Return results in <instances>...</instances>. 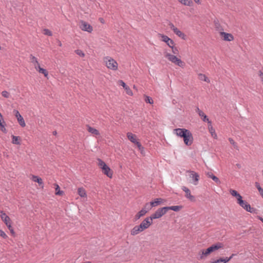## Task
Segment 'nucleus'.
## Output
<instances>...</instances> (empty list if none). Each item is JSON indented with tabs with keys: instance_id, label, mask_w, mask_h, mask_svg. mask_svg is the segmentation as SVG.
I'll return each mask as SVG.
<instances>
[{
	"instance_id": "obj_14",
	"label": "nucleus",
	"mask_w": 263,
	"mask_h": 263,
	"mask_svg": "<svg viewBox=\"0 0 263 263\" xmlns=\"http://www.w3.org/2000/svg\"><path fill=\"white\" fill-rule=\"evenodd\" d=\"M187 172L189 173V177L192 180V183L194 185H197L198 184L200 178L199 174L193 171H187Z\"/></svg>"
},
{
	"instance_id": "obj_40",
	"label": "nucleus",
	"mask_w": 263,
	"mask_h": 263,
	"mask_svg": "<svg viewBox=\"0 0 263 263\" xmlns=\"http://www.w3.org/2000/svg\"><path fill=\"white\" fill-rule=\"evenodd\" d=\"M170 48H171L172 49L173 53H174V54H178V53L179 50H178L177 47H176L175 46V44H173Z\"/></svg>"
},
{
	"instance_id": "obj_33",
	"label": "nucleus",
	"mask_w": 263,
	"mask_h": 263,
	"mask_svg": "<svg viewBox=\"0 0 263 263\" xmlns=\"http://www.w3.org/2000/svg\"><path fill=\"white\" fill-rule=\"evenodd\" d=\"M165 207H166V209H167V211H168V210H173L175 212H178L182 209V206H181V205H174V206H165Z\"/></svg>"
},
{
	"instance_id": "obj_26",
	"label": "nucleus",
	"mask_w": 263,
	"mask_h": 263,
	"mask_svg": "<svg viewBox=\"0 0 263 263\" xmlns=\"http://www.w3.org/2000/svg\"><path fill=\"white\" fill-rule=\"evenodd\" d=\"M78 194L83 198H87V195L86 190L83 187H80L78 188Z\"/></svg>"
},
{
	"instance_id": "obj_47",
	"label": "nucleus",
	"mask_w": 263,
	"mask_h": 263,
	"mask_svg": "<svg viewBox=\"0 0 263 263\" xmlns=\"http://www.w3.org/2000/svg\"><path fill=\"white\" fill-rule=\"evenodd\" d=\"M150 208L151 209L153 208V207H151V206L150 205V202L145 203V205H144V207L142 209H145L147 210V208Z\"/></svg>"
},
{
	"instance_id": "obj_31",
	"label": "nucleus",
	"mask_w": 263,
	"mask_h": 263,
	"mask_svg": "<svg viewBox=\"0 0 263 263\" xmlns=\"http://www.w3.org/2000/svg\"><path fill=\"white\" fill-rule=\"evenodd\" d=\"M206 175L208 177L211 178L217 184H220V181L218 177L215 176L212 172H207Z\"/></svg>"
},
{
	"instance_id": "obj_48",
	"label": "nucleus",
	"mask_w": 263,
	"mask_h": 263,
	"mask_svg": "<svg viewBox=\"0 0 263 263\" xmlns=\"http://www.w3.org/2000/svg\"><path fill=\"white\" fill-rule=\"evenodd\" d=\"M235 198L236 199L237 203H238L242 199V197L240 195V194L239 196H238L237 197H235Z\"/></svg>"
},
{
	"instance_id": "obj_37",
	"label": "nucleus",
	"mask_w": 263,
	"mask_h": 263,
	"mask_svg": "<svg viewBox=\"0 0 263 263\" xmlns=\"http://www.w3.org/2000/svg\"><path fill=\"white\" fill-rule=\"evenodd\" d=\"M229 192L232 196L235 197H237L238 196L240 195V194L238 193L237 191L233 189H230L229 190Z\"/></svg>"
},
{
	"instance_id": "obj_18",
	"label": "nucleus",
	"mask_w": 263,
	"mask_h": 263,
	"mask_svg": "<svg viewBox=\"0 0 263 263\" xmlns=\"http://www.w3.org/2000/svg\"><path fill=\"white\" fill-rule=\"evenodd\" d=\"M182 190L185 192V197L191 201H195V197L191 194V191L187 187L183 186Z\"/></svg>"
},
{
	"instance_id": "obj_8",
	"label": "nucleus",
	"mask_w": 263,
	"mask_h": 263,
	"mask_svg": "<svg viewBox=\"0 0 263 263\" xmlns=\"http://www.w3.org/2000/svg\"><path fill=\"white\" fill-rule=\"evenodd\" d=\"M79 28L83 31L91 33L93 31V27L88 23L81 20L79 22Z\"/></svg>"
},
{
	"instance_id": "obj_29",
	"label": "nucleus",
	"mask_w": 263,
	"mask_h": 263,
	"mask_svg": "<svg viewBox=\"0 0 263 263\" xmlns=\"http://www.w3.org/2000/svg\"><path fill=\"white\" fill-rule=\"evenodd\" d=\"M198 112L199 116L202 118L203 121L207 122L208 124H210V123H211V121L209 120V118L205 115V114L199 108H198Z\"/></svg>"
},
{
	"instance_id": "obj_36",
	"label": "nucleus",
	"mask_w": 263,
	"mask_h": 263,
	"mask_svg": "<svg viewBox=\"0 0 263 263\" xmlns=\"http://www.w3.org/2000/svg\"><path fill=\"white\" fill-rule=\"evenodd\" d=\"M75 53L81 58L85 56V53L81 49H77L74 51Z\"/></svg>"
},
{
	"instance_id": "obj_19",
	"label": "nucleus",
	"mask_w": 263,
	"mask_h": 263,
	"mask_svg": "<svg viewBox=\"0 0 263 263\" xmlns=\"http://www.w3.org/2000/svg\"><path fill=\"white\" fill-rule=\"evenodd\" d=\"M36 63L37 65L34 66L36 71H37L40 73L43 74L45 78L48 79V71L46 69L41 67L37 61H36Z\"/></svg>"
},
{
	"instance_id": "obj_5",
	"label": "nucleus",
	"mask_w": 263,
	"mask_h": 263,
	"mask_svg": "<svg viewBox=\"0 0 263 263\" xmlns=\"http://www.w3.org/2000/svg\"><path fill=\"white\" fill-rule=\"evenodd\" d=\"M127 137L128 139L132 143L136 144L138 147L139 150H143V147H142L141 143L139 142V140L137 139V137L136 135L130 133L128 132L126 134Z\"/></svg>"
},
{
	"instance_id": "obj_25",
	"label": "nucleus",
	"mask_w": 263,
	"mask_h": 263,
	"mask_svg": "<svg viewBox=\"0 0 263 263\" xmlns=\"http://www.w3.org/2000/svg\"><path fill=\"white\" fill-rule=\"evenodd\" d=\"M34 182L38 183L37 188L39 189H43L44 184L42 179L38 176H34Z\"/></svg>"
},
{
	"instance_id": "obj_27",
	"label": "nucleus",
	"mask_w": 263,
	"mask_h": 263,
	"mask_svg": "<svg viewBox=\"0 0 263 263\" xmlns=\"http://www.w3.org/2000/svg\"><path fill=\"white\" fill-rule=\"evenodd\" d=\"M208 129L209 133L211 134V136L214 138L216 139L217 138V134L215 132V130L214 128V127L212 126V122L210 123V124H208Z\"/></svg>"
},
{
	"instance_id": "obj_6",
	"label": "nucleus",
	"mask_w": 263,
	"mask_h": 263,
	"mask_svg": "<svg viewBox=\"0 0 263 263\" xmlns=\"http://www.w3.org/2000/svg\"><path fill=\"white\" fill-rule=\"evenodd\" d=\"M0 213L2 220L5 222L12 234H13L14 232L11 227V220L10 218L3 211H1Z\"/></svg>"
},
{
	"instance_id": "obj_55",
	"label": "nucleus",
	"mask_w": 263,
	"mask_h": 263,
	"mask_svg": "<svg viewBox=\"0 0 263 263\" xmlns=\"http://www.w3.org/2000/svg\"><path fill=\"white\" fill-rule=\"evenodd\" d=\"M219 260L220 262H223V258H220L219 259Z\"/></svg>"
},
{
	"instance_id": "obj_23",
	"label": "nucleus",
	"mask_w": 263,
	"mask_h": 263,
	"mask_svg": "<svg viewBox=\"0 0 263 263\" xmlns=\"http://www.w3.org/2000/svg\"><path fill=\"white\" fill-rule=\"evenodd\" d=\"M143 231H144V230H142L140 225L136 226L131 230L130 234L132 236H135Z\"/></svg>"
},
{
	"instance_id": "obj_28",
	"label": "nucleus",
	"mask_w": 263,
	"mask_h": 263,
	"mask_svg": "<svg viewBox=\"0 0 263 263\" xmlns=\"http://www.w3.org/2000/svg\"><path fill=\"white\" fill-rule=\"evenodd\" d=\"M197 76H198V79L200 81H204L208 83H210V79L205 74H204L203 73H198Z\"/></svg>"
},
{
	"instance_id": "obj_15",
	"label": "nucleus",
	"mask_w": 263,
	"mask_h": 263,
	"mask_svg": "<svg viewBox=\"0 0 263 263\" xmlns=\"http://www.w3.org/2000/svg\"><path fill=\"white\" fill-rule=\"evenodd\" d=\"M211 254L209 248L202 249L198 253V257L199 260L205 259Z\"/></svg>"
},
{
	"instance_id": "obj_49",
	"label": "nucleus",
	"mask_w": 263,
	"mask_h": 263,
	"mask_svg": "<svg viewBox=\"0 0 263 263\" xmlns=\"http://www.w3.org/2000/svg\"><path fill=\"white\" fill-rule=\"evenodd\" d=\"M229 142H230V143L234 146L236 145V142L234 141V140L233 139H232V138H229Z\"/></svg>"
},
{
	"instance_id": "obj_43",
	"label": "nucleus",
	"mask_w": 263,
	"mask_h": 263,
	"mask_svg": "<svg viewBox=\"0 0 263 263\" xmlns=\"http://www.w3.org/2000/svg\"><path fill=\"white\" fill-rule=\"evenodd\" d=\"M0 129L3 132H5V133L6 132V129L5 128V122H4L1 123V125H0Z\"/></svg>"
},
{
	"instance_id": "obj_9",
	"label": "nucleus",
	"mask_w": 263,
	"mask_h": 263,
	"mask_svg": "<svg viewBox=\"0 0 263 263\" xmlns=\"http://www.w3.org/2000/svg\"><path fill=\"white\" fill-rule=\"evenodd\" d=\"M219 34L221 39L223 41L231 42L234 40V36L232 33L219 31Z\"/></svg>"
},
{
	"instance_id": "obj_39",
	"label": "nucleus",
	"mask_w": 263,
	"mask_h": 263,
	"mask_svg": "<svg viewBox=\"0 0 263 263\" xmlns=\"http://www.w3.org/2000/svg\"><path fill=\"white\" fill-rule=\"evenodd\" d=\"M124 89L126 91V92L128 95H129L130 96H132L133 95V92L132 90L129 88V87L127 85L124 88Z\"/></svg>"
},
{
	"instance_id": "obj_20",
	"label": "nucleus",
	"mask_w": 263,
	"mask_h": 263,
	"mask_svg": "<svg viewBox=\"0 0 263 263\" xmlns=\"http://www.w3.org/2000/svg\"><path fill=\"white\" fill-rule=\"evenodd\" d=\"M14 115L15 117L17 118L18 122L19 123L20 125L22 127H24L25 126V122L23 119V118L22 117L20 112L17 110H14Z\"/></svg>"
},
{
	"instance_id": "obj_13",
	"label": "nucleus",
	"mask_w": 263,
	"mask_h": 263,
	"mask_svg": "<svg viewBox=\"0 0 263 263\" xmlns=\"http://www.w3.org/2000/svg\"><path fill=\"white\" fill-rule=\"evenodd\" d=\"M184 143L186 146H191L194 141V138L192 133L189 130L183 138Z\"/></svg>"
},
{
	"instance_id": "obj_51",
	"label": "nucleus",
	"mask_w": 263,
	"mask_h": 263,
	"mask_svg": "<svg viewBox=\"0 0 263 263\" xmlns=\"http://www.w3.org/2000/svg\"><path fill=\"white\" fill-rule=\"evenodd\" d=\"M4 120L3 119V117H2V114H0V125H1V123L4 122Z\"/></svg>"
},
{
	"instance_id": "obj_41",
	"label": "nucleus",
	"mask_w": 263,
	"mask_h": 263,
	"mask_svg": "<svg viewBox=\"0 0 263 263\" xmlns=\"http://www.w3.org/2000/svg\"><path fill=\"white\" fill-rule=\"evenodd\" d=\"M145 101L146 103H149L151 104H152L154 103L153 99L151 97L147 96H145Z\"/></svg>"
},
{
	"instance_id": "obj_45",
	"label": "nucleus",
	"mask_w": 263,
	"mask_h": 263,
	"mask_svg": "<svg viewBox=\"0 0 263 263\" xmlns=\"http://www.w3.org/2000/svg\"><path fill=\"white\" fill-rule=\"evenodd\" d=\"M0 236L4 238H6L7 237V235L6 233L2 230L0 229Z\"/></svg>"
},
{
	"instance_id": "obj_17",
	"label": "nucleus",
	"mask_w": 263,
	"mask_h": 263,
	"mask_svg": "<svg viewBox=\"0 0 263 263\" xmlns=\"http://www.w3.org/2000/svg\"><path fill=\"white\" fill-rule=\"evenodd\" d=\"M189 130L186 128H176L174 130V133L180 138H183L184 135Z\"/></svg>"
},
{
	"instance_id": "obj_32",
	"label": "nucleus",
	"mask_w": 263,
	"mask_h": 263,
	"mask_svg": "<svg viewBox=\"0 0 263 263\" xmlns=\"http://www.w3.org/2000/svg\"><path fill=\"white\" fill-rule=\"evenodd\" d=\"M54 188H55V195L58 196H63L64 194V192L60 190V187L59 185L55 183L54 184Z\"/></svg>"
},
{
	"instance_id": "obj_10",
	"label": "nucleus",
	"mask_w": 263,
	"mask_h": 263,
	"mask_svg": "<svg viewBox=\"0 0 263 263\" xmlns=\"http://www.w3.org/2000/svg\"><path fill=\"white\" fill-rule=\"evenodd\" d=\"M153 223V220L150 216L144 218L139 224L143 230H145L149 228Z\"/></svg>"
},
{
	"instance_id": "obj_56",
	"label": "nucleus",
	"mask_w": 263,
	"mask_h": 263,
	"mask_svg": "<svg viewBox=\"0 0 263 263\" xmlns=\"http://www.w3.org/2000/svg\"><path fill=\"white\" fill-rule=\"evenodd\" d=\"M99 20H100V21L101 23H103V18H100Z\"/></svg>"
},
{
	"instance_id": "obj_24",
	"label": "nucleus",
	"mask_w": 263,
	"mask_h": 263,
	"mask_svg": "<svg viewBox=\"0 0 263 263\" xmlns=\"http://www.w3.org/2000/svg\"><path fill=\"white\" fill-rule=\"evenodd\" d=\"M87 130L89 133H90L93 136L97 137L100 136V135L99 130L94 127L90 126L89 125L87 126Z\"/></svg>"
},
{
	"instance_id": "obj_11",
	"label": "nucleus",
	"mask_w": 263,
	"mask_h": 263,
	"mask_svg": "<svg viewBox=\"0 0 263 263\" xmlns=\"http://www.w3.org/2000/svg\"><path fill=\"white\" fill-rule=\"evenodd\" d=\"M170 28L178 36L180 37L181 39L185 40L186 38V35L184 33L180 31L178 28L175 26V25L170 23L169 24Z\"/></svg>"
},
{
	"instance_id": "obj_4",
	"label": "nucleus",
	"mask_w": 263,
	"mask_h": 263,
	"mask_svg": "<svg viewBox=\"0 0 263 263\" xmlns=\"http://www.w3.org/2000/svg\"><path fill=\"white\" fill-rule=\"evenodd\" d=\"M167 212V209H166L165 206L160 208L153 213L150 217L153 220L156 219H159L164 215Z\"/></svg>"
},
{
	"instance_id": "obj_2",
	"label": "nucleus",
	"mask_w": 263,
	"mask_h": 263,
	"mask_svg": "<svg viewBox=\"0 0 263 263\" xmlns=\"http://www.w3.org/2000/svg\"><path fill=\"white\" fill-rule=\"evenodd\" d=\"M97 161V165L101 170L102 173L108 178H112L114 172L111 168L102 159L98 158Z\"/></svg>"
},
{
	"instance_id": "obj_53",
	"label": "nucleus",
	"mask_w": 263,
	"mask_h": 263,
	"mask_svg": "<svg viewBox=\"0 0 263 263\" xmlns=\"http://www.w3.org/2000/svg\"><path fill=\"white\" fill-rule=\"evenodd\" d=\"M258 218L263 223V218L259 216H258Z\"/></svg>"
},
{
	"instance_id": "obj_35",
	"label": "nucleus",
	"mask_w": 263,
	"mask_h": 263,
	"mask_svg": "<svg viewBox=\"0 0 263 263\" xmlns=\"http://www.w3.org/2000/svg\"><path fill=\"white\" fill-rule=\"evenodd\" d=\"M12 143L13 144H20V138L19 137L12 135Z\"/></svg>"
},
{
	"instance_id": "obj_34",
	"label": "nucleus",
	"mask_w": 263,
	"mask_h": 263,
	"mask_svg": "<svg viewBox=\"0 0 263 263\" xmlns=\"http://www.w3.org/2000/svg\"><path fill=\"white\" fill-rule=\"evenodd\" d=\"M255 186L257 188L259 194L263 198V189L261 187L260 184L257 182L255 183Z\"/></svg>"
},
{
	"instance_id": "obj_21",
	"label": "nucleus",
	"mask_w": 263,
	"mask_h": 263,
	"mask_svg": "<svg viewBox=\"0 0 263 263\" xmlns=\"http://www.w3.org/2000/svg\"><path fill=\"white\" fill-rule=\"evenodd\" d=\"M165 200L161 198H158L155 199L154 200L150 202V205L151 207H155L161 204L163 202H164Z\"/></svg>"
},
{
	"instance_id": "obj_12",
	"label": "nucleus",
	"mask_w": 263,
	"mask_h": 263,
	"mask_svg": "<svg viewBox=\"0 0 263 263\" xmlns=\"http://www.w3.org/2000/svg\"><path fill=\"white\" fill-rule=\"evenodd\" d=\"M158 36L159 39L161 41L165 43L169 47H171L173 44H175L174 41L166 35L159 33Z\"/></svg>"
},
{
	"instance_id": "obj_30",
	"label": "nucleus",
	"mask_w": 263,
	"mask_h": 263,
	"mask_svg": "<svg viewBox=\"0 0 263 263\" xmlns=\"http://www.w3.org/2000/svg\"><path fill=\"white\" fill-rule=\"evenodd\" d=\"M177 2L184 6L191 7L193 5L192 0H177Z\"/></svg>"
},
{
	"instance_id": "obj_7",
	"label": "nucleus",
	"mask_w": 263,
	"mask_h": 263,
	"mask_svg": "<svg viewBox=\"0 0 263 263\" xmlns=\"http://www.w3.org/2000/svg\"><path fill=\"white\" fill-rule=\"evenodd\" d=\"M238 204L247 212L251 213H256V210L255 208L251 207L250 204L248 203V202L243 200V199H242Z\"/></svg>"
},
{
	"instance_id": "obj_38",
	"label": "nucleus",
	"mask_w": 263,
	"mask_h": 263,
	"mask_svg": "<svg viewBox=\"0 0 263 263\" xmlns=\"http://www.w3.org/2000/svg\"><path fill=\"white\" fill-rule=\"evenodd\" d=\"M44 35H48V36H52V33L51 31H50L48 29H44L42 31Z\"/></svg>"
},
{
	"instance_id": "obj_1",
	"label": "nucleus",
	"mask_w": 263,
	"mask_h": 263,
	"mask_svg": "<svg viewBox=\"0 0 263 263\" xmlns=\"http://www.w3.org/2000/svg\"><path fill=\"white\" fill-rule=\"evenodd\" d=\"M104 65L108 69L114 71H117L119 69V64L112 57L106 56L103 58Z\"/></svg>"
},
{
	"instance_id": "obj_3",
	"label": "nucleus",
	"mask_w": 263,
	"mask_h": 263,
	"mask_svg": "<svg viewBox=\"0 0 263 263\" xmlns=\"http://www.w3.org/2000/svg\"><path fill=\"white\" fill-rule=\"evenodd\" d=\"M164 57L170 62L180 67L185 66V63L179 57L167 51L164 52Z\"/></svg>"
},
{
	"instance_id": "obj_46",
	"label": "nucleus",
	"mask_w": 263,
	"mask_h": 263,
	"mask_svg": "<svg viewBox=\"0 0 263 263\" xmlns=\"http://www.w3.org/2000/svg\"><path fill=\"white\" fill-rule=\"evenodd\" d=\"M118 83L120 85H121L124 88L127 86L126 85V84L122 80L119 81Z\"/></svg>"
},
{
	"instance_id": "obj_42",
	"label": "nucleus",
	"mask_w": 263,
	"mask_h": 263,
	"mask_svg": "<svg viewBox=\"0 0 263 263\" xmlns=\"http://www.w3.org/2000/svg\"><path fill=\"white\" fill-rule=\"evenodd\" d=\"M2 95L3 97L6 98H8L10 97V93L7 91H3L2 92Z\"/></svg>"
},
{
	"instance_id": "obj_52",
	"label": "nucleus",
	"mask_w": 263,
	"mask_h": 263,
	"mask_svg": "<svg viewBox=\"0 0 263 263\" xmlns=\"http://www.w3.org/2000/svg\"><path fill=\"white\" fill-rule=\"evenodd\" d=\"M212 263H218V262H220L219 259H217L216 260H215V261H212L211 262Z\"/></svg>"
},
{
	"instance_id": "obj_57",
	"label": "nucleus",
	"mask_w": 263,
	"mask_h": 263,
	"mask_svg": "<svg viewBox=\"0 0 263 263\" xmlns=\"http://www.w3.org/2000/svg\"><path fill=\"white\" fill-rule=\"evenodd\" d=\"M57 132H56V131H54V132H53V134L54 135H57Z\"/></svg>"
},
{
	"instance_id": "obj_54",
	"label": "nucleus",
	"mask_w": 263,
	"mask_h": 263,
	"mask_svg": "<svg viewBox=\"0 0 263 263\" xmlns=\"http://www.w3.org/2000/svg\"><path fill=\"white\" fill-rule=\"evenodd\" d=\"M58 43H59V46L61 47L62 46V44L61 42L60 41H59Z\"/></svg>"
},
{
	"instance_id": "obj_44",
	"label": "nucleus",
	"mask_w": 263,
	"mask_h": 263,
	"mask_svg": "<svg viewBox=\"0 0 263 263\" xmlns=\"http://www.w3.org/2000/svg\"><path fill=\"white\" fill-rule=\"evenodd\" d=\"M234 254H232L230 257H226L223 258V263H227L230 260V259L234 256Z\"/></svg>"
},
{
	"instance_id": "obj_16",
	"label": "nucleus",
	"mask_w": 263,
	"mask_h": 263,
	"mask_svg": "<svg viewBox=\"0 0 263 263\" xmlns=\"http://www.w3.org/2000/svg\"><path fill=\"white\" fill-rule=\"evenodd\" d=\"M224 247V245L221 243L218 242L217 243H215L213 245H212L211 246L209 247V249L210 250V252L211 253H212L213 252H215L218 250L223 249Z\"/></svg>"
},
{
	"instance_id": "obj_22",
	"label": "nucleus",
	"mask_w": 263,
	"mask_h": 263,
	"mask_svg": "<svg viewBox=\"0 0 263 263\" xmlns=\"http://www.w3.org/2000/svg\"><path fill=\"white\" fill-rule=\"evenodd\" d=\"M149 210H151L150 208H147V210L145 209H142L136 214L135 219L136 220L139 219L141 217H143L144 215H145Z\"/></svg>"
},
{
	"instance_id": "obj_50",
	"label": "nucleus",
	"mask_w": 263,
	"mask_h": 263,
	"mask_svg": "<svg viewBox=\"0 0 263 263\" xmlns=\"http://www.w3.org/2000/svg\"><path fill=\"white\" fill-rule=\"evenodd\" d=\"M194 3L197 5H201L202 0H193Z\"/></svg>"
}]
</instances>
